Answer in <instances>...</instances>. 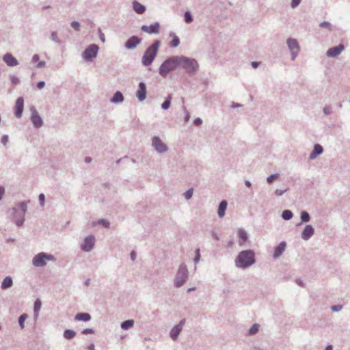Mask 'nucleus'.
I'll use <instances>...</instances> for the list:
<instances>
[{
	"label": "nucleus",
	"instance_id": "1",
	"mask_svg": "<svg viewBox=\"0 0 350 350\" xmlns=\"http://www.w3.org/2000/svg\"><path fill=\"white\" fill-rule=\"evenodd\" d=\"M161 41L159 40H155L153 41L152 44H150L145 51L142 58V63L144 66H150L154 61L156 57L159 46H161Z\"/></svg>",
	"mask_w": 350,
	"mask_h": 350
},
{
	"label": "nucleus",
	"instance_id": "2",
	"mask_svg": "<svg viewBox=\"0 0 350 350\" xmlns=\"http://www.w3.org/2000/svg\"><path fill=\"white\" fill-rule=\"evenodd\" d=\"M254 262V252L252 250L241 252L235 260L236 266L241 268H246Z\"/></svg>",
	"mask_w": 350,
	"mask_h": 350
},
{
	"label": "nucleus",
	"instance_id": "3",
	"mask_svg": "<svg viewBox=\"0 0 350 350\" xmlns=\"http://www.w3.org/2000/svg\"><path fill=\"white\" fill-rule=\"evenodd\" d=\"M179 67L189 75H193L198 70L199 65L195 59L180 55L179 56Z\"/></svg>",
	"mask_w": 350,
	"mask_h": 350
},
{
	"label": "nucleus",
	"instance_id": "4",
	"mask_svg": "<svg viewBox=\"0 0 350 350\" xmlns=\"http://www.w3.org/2000/svg\"><path fill=\"white\" fill-rule=\"evenodd\" d=\"M179 67V56H172L166 59L159 67V74L166 77L168 73Z\"/></svg>",
	"mask_w": 350,
	"mask_h": 350
},
{
	"label": "nucleus",
	"instance_id": "5",
	"mask_svg": "<svg viewBox=\"0 0 350 350\" xmlns=\"http://www.w3.org/2000/svg\"><path fill=\"white\" fill-rule=\"evenodd\" d=\"M99 47L97 44L89 45L82 53L83 58L88 62H92L98 54Z\"/></svg>",
	"mask_w": 350,
	"mask_h": 350
},
{
	"label": "nucleus",
	"instance_id": "6",
	"mask_svg": "<svg viewBox=\"0 0 350 350\" xmlns=\"http://www.w3.org/2000/svg\"><path fill=\"white\" fill-rule=\"evenodd\" d=\"M286 44L291 52V60L294 61L300 51V46L297 40L292 38L287 39Z\"/></svg>",
	"mask_w": 350,
	"mask_h": 350
},
{
	"label": "nucleus",
	"instance_id": "7",
	"mask_svg": "<svg viewBox=\"0 0 350 350\" xmlns=\"http://www.w3.org/2000/svg\"><path fill=\"white\" fill-rule=\"evenodd\" d=\"M53 256L40 253L37 254L33 259V265L36 267H43L46 264L47 260H53Z\"/></svg>",
	"mask_w": 350,
	"mask_h": 350
},
{
	"label": "nucleus",
	"instance_id": "8",
	"mask_svg": "<svg viewBox=\"0 0 350 350\" xmlns=\"http://www.w3.org/2000/svg\"><path fill=\"white\" fill-rule=\"evenodd\" d=\"M187 278V269L186 268L185 265H181L179 267V269L178 271L176 280H175V284L177 287H180L182 286L185 282L186 281V279Z\"/></svg>",
	"mask_w": 350,
	"mask_h": 350
},
{
	"label": "nucleus",
	"instance_id": "9",
	"mask_svg": "<svg viewBox=\"0 0 350 350\" xmlns=\"http://www.w3.org/2000/svg\"><path fill=\"white\" fill-rule=\"evenodd\" d=\"M159 29L160 24L158 22H155L149 26L144 25L141 27V30L142 31L149 34H158L159 33Z\"/></svg>",
	"mask_w": 350,
	"mask_h": 350
},
{
	"label": "nucleus",
	"instance_id": "10",
	"mask_svg": "<svg viewBox=\"0 0 350 350\" xmlns=\"http://www.w3.org/2000/svg\"><path fill=\"white\" fill-rule=\"evenodd\" d=\"M344 49L345 46L342 44H340L338 46L329 48L326 52V55L328 57H336L339 55Z\"/></svg>",
	"mask_w": 350,
	"mask_h": 350
},
{
	"label": "nucleus",
	"instance_id": "11",
	"mask_svg": "<svg viewBox=\"0 0 350 350\" xmlns=\"http://www.w3.org/2000/svg\"><path fill=\"white\" fill-rule=\"evenodd\" d=\"M142 42V39L136 36L129 38L124 44V46L127 49H134Z\"/></svg>",
	"mask_w": 350,
	"mask_h": 350
},
{
	"label": "nucleus",
	"instance_id": "12",
	"mask_svg": "<svg viewBox=\"0 0 350 350\" xmlns=\"http://www.w3.org/2000/svg\"><path fill=\"white\" fill-rule=\"evenodd\" d=\"M31 121L33 124V125L38 128V127H40L42 125V120L41 119V118L40 117V116L38 115L36 109L32 107L31 108Z\"/></svg>",
	"mask_w": 350,
	"mask_h": 350
},
{
	"label": "nucleus",
	"instance_id": "13",
	"mask_svg": "<svg viewBox=\"0 0 350 350\" xmlns=\"http://www.w3.org/2000/svg\"><path fill=\"white\" fill-rule=\"evenodd\" d=\"M3 62L10 67L18 65V60L10 53H5L3 57Z\"/></svg>",
	"mask_w": 350,
	"mask_h": 350
},
{
	"label": "nucleus",
	"instance_id": "14",
	"mask_svg": "<svg viewBox=\"0 0 350 350\" xmlns=\"http://www.w3.org/2000/svg\"><path fill=\"white\" fill-rule=\"evenodd\" d=\"M94 245V238L92 236H89L85 238L83 244L81 245L83 250L85 252L90 251Z\"/></svg>",
	"mask_w": 350,
	"mask_h": 350
},
{
	"label": "nucleus",
	"instance_id": "15",
	"mask_svg": "<svg viewBox=\"0 0 350 350\" xmlns=\"http://www.w3.org/2000/svg\"><path fill=\"white\" fill-rule=\"evenodd\" d=\"M24 100L22 97L18 98L15 105V116L17 118H21L23 111Z\"/></svg>",
	"mask_w": 350,
	"mask_h": 350
},
{
	"label": "nucleus",
	"instance_id": "16",
	"mask_svg": "<svg viewBox=\"0 0 350 350\" xmlns=\"http://www.w3.org/2000/svg\"><path fill=\"white\" fill-rule=\"evenodd\" d=\"M152 145L158 152H163L167 150L166 146L157 137L153 138Z\"/></svg>",
	"mask_w": 350,
	"mask_h": 350
},
{
	"label": "nucleus",
	"instance_id": "17",
	"mask_svg": "<svg viewBox=\"0 0 350 350\" xmlns=\"http://www.w3.org/2000/svg\"><path fill=\"white\" fill-rule=\"evenodd\" d=\"M185 320L183 319L180 321L179 324L175 326L171 331L170 335L173 340H176L182 329L183 325L185 324Z\"/></svg>",
	"mask_w": 350,
	"mask_h": 350
},
{
	"label": "nucleus",
	"instance_id": "18",
	"mask_svg": "<svg viewBox=\"0 0 350 350\" xmlns=\"http://www.w3.org/2000/svg\"><path fill=\"white\" fill-rule=\"evenodd\" d=\"M314 234V228L310 225H307L303 232H302V239L304 240H308L309 238H310L312 234Z\"/></svg>",
	"mask_w": 350,
	"mask_h": 350
},
{
	"label": "nucleus",
	"instance_id": "19",
	"mask_svg": "<svg viewBox=\"0 0 350 350\" xmlns=\"http://www.w3.org/2000/svg\"><path fill=\"white\" fill-rule=\"evenodd\" d=\"M132 4L133 9L136 13L142 14L146 11V7L138 1H133Z\"/></svg>",
	"mask_w": 350,
	"mask_h": 350
},
{
	"label": "nucleus",
	"instance_id": "20",
	"mask_svg": "<svg viewBox=\"0 0 350 350\" xmlns=\"http://www.w3.org/2000/svg\"><path fill=\"white\" fill-rule=\"evenodd\" d=\"M286 247V243L282 242L280 243L275 249L274 253H273V257L278 258L279 257L284 251Z\"/></svg>",
	"mask_w": 350,
	"mask_h": 350
},
{
	"label": "nucleus",
	"instance_id": "21",
	"mask_svg": "<svg viewBox=\"0 0 350 350\" xmlns=\"http://www.w3.org/2000/svg\"><path fill=\"white\" fill-rule=\"evenodd\" d=\"M322 152H323L322 146L319 144H316L314 147V150H313L312 152L310 155V158L313 159L316 158L318 155L321 154Z\"/></svg>",
	"mask_w": 350,
	"mask_h": 350
},
{
	"label": "nucleus",
	"instance_id": "22",
	"mask_svg": "<svg viewBox=\"0 0 350 350\" xmlns=\"http://www.w3.org/2000/svg\"><path fill=\"white\" fill-rule=\"evenodd\" d=\"M227 208V202L223 200L220 202L218 208V215L219 217H223L225 215V212Z\"/></svg>",
	"mask_w": 350,
	"mask_h": 350
},
{
	"label": "nucleus",
	"instance_id": "23",
	"mask_svg": "<svg viewBox=\"0 0 350 350\" xmlns=\"http://www.w3.org/2000/svg\"><path fill=\"white\" fill-rule=\"evenodd\" d=\"M238 236L241 240L239 243L241 245H242L245 242L247 241V234L244 230L239 229L238 230Z\"/></svg>",
	"mask_w": 350,
	"mask_h": 350
},
{
	"label": "nucleus",
	"instance_id": "24",
	"mask_svg": "<svg viewBox=\"0 0 350 350\" xmlns=\"http://www.w3.org/2000/svg\"><path fill=\"white\" fill-rule=\"evenodd\" d=\"M12 285V279L10 276H7L4 278L1 284V288L3 289H6L8 288L11 287Z\"/></svg>",
	"mask_w": 350,
	"mask_h": 350
},
{
	"label": "nucleus",
	"instance_id": "25",
	"mask_svg": "<svg viewBox=\"0 0 350 350\" xmlns=\"http://www.w3.org/2000/svg\"><path fill=\"white\" fill-rule=\"evenodd\" d=\"M91 316L88 313H78L75 316V319L77 321H88L90 320Z\"/></svg>",
	"mask_w": 350,
	"mask_h": 350
},
{
	"label": "nucleus",
	"instance_id": "26",
	"mask_svg": "<svg viewBox=\"0 0 350 350\" xmlns=\"http://www.w3.org/2000/svg\"><path fill=\"white\" fill-rule=\"evenodd\" d=\"M170 36L173 37V39L170 42V46L172 47H176V46H178L179 45V44H180V40H179L178 37L176 36L175 35V33H173V32L170 33Z\"/></svg>",
	"mask_w": 350,
	"mask_h": 350
},
{
	"label": "nucleus",
	"instance_id": "27",
	"mask_svg": "<svg viewBox=\"0 0 350 350\" xmlns=\"http://www.w3.org/2000/svg\"><path fill=\"white\" fill-rule=\"evenodd\" d=\"M123 95L120 92H116L114 94L113 97L111 98V102L113 103H118L122 102L123 100Z\"/></svg>",
	"mask_w": 350,
	"mask_h": 350
},
{
	"label": "nucleus",
	"instance_id": "28",
	"mask_svg": "<svg viewBox=\"0 0 350 350\" xmlns=\"http://www.w3.org/2000/svg\"><path fill=\"white\" fill-rule=\"evenodd\" d=\"M134 325V321L133 320H127L122 323L121 327L123 329H128L131 327H132Z\"/></svg>",
	"mask_w": 350,
	"mask_h": 350
},
{
	"label": "nucleus",
	"instance_id": "29",
	"mask_svg": "<svg viewBox=\"0 0 350 350\" xmlns=\"http://www.w3.org/2000/svg\"><path fill=\"white\" fill-rule=\"evenodd\" d=\"M136 94H137V96L139 100L142 101L146 98V89H139L137 90Z\"/></svg>",
	"mask_w": 350,
	"mask_h": 350
},
{
	"label": "nucleus",
	"instance_id": "30",
	"mask_svg": "<svg viewBox=\"0 0 350 350\" xmlns=\"http://www.w3.org/2000/svg\"><path fill=\"white\" fill-rule=\"evenodd\" d=\"M184 19L186 23H191L193 21V16L190 12L187 11L184 14Z\"/></svg>",
	"mask_w": 350,
	"mask_h": 350
},
{
	"label": "nucleus",
	"instance_id": "31",
	"mask_svg": "<svg viewBox=\"0 0 350 350\" xmlns=\"http://www.w3.org/2000/svg\"><path fill=\"white\" fill-rule=\"evenodd\" d=\"M41 301L40 299H37L36 301H35V304H34V312H35V316L36 317H38V312L41 308Z\"/></svg>",
	"mask_w": 350,
	"mask_h": 350
},
{
	"label": "nucleus",
	"instance_id": "32",
	"mask_svg": "<svg viewBox=\"0 0 350 350\" xmlns=\"http://www.w3.org/2000/svg\"><path fill=\"white\" fill-rule=\"evenodd\" d=\"M75 336V332L72 330L66 329L64 333V336L66 339H71Z\"/></svg>",
	"mask_w": 350,
	"mask_h": 350
},
{
	"label": "nucleus",
	"instance_id": "33",
	"mask_svg": "<svg viewBox=\"0 0 350 350\" xmlns=\"http://www.w3.org/2000/svg\"><path fill=\"white\" fill-rule=\"evenodd\" d=\"M293 217V213L291 211L286 210L282 213V217L286 220H288L291 219Z\"/></svg>",
	"mask_w": 350,
	"mask_h": 350
},
{
	"label": "nucleus",
	"instance_id": "34",
	"mask_svg": "<svg viewBox=\"0 0 350 350\" xmlns=\"http://www.w3.org/2000/svg\"><path fill=\"white\" fill-rule=\"evenodd\" d=\"M27 315L26 314H23L20 316L19 319H18V323H19V325H20L21 329L24 328V322L27 319Z\"/></svg>",
	"mask_w": 350,
	"mask_h": 350
},
{
	"label": "nucleus",
	"instance_id": "35",
	"mask_svg": "<svg viewBox=\"0 0 350 350\" xmlns=\"http://www.w3.org/2000/svg\"><path fill=\"white\" fill-rule=\"evenodd\" d=\"M51 39L53 42L58 43V44H60L62 42L61 40L59 39L57 33L56 31L52 32V33L51 35Z\"/></svg>",
	"mask_w": 350,
	"mask_h": 350
},
{
	"label": "nucleus",
	"instance_id": "36",
	"mask_svg": "<svg viewBox=\"0 0 350 350\" xmlns=\"http://www.w3.org/2000/svg\"><path fill=\"white\" fill-rule=\"evenodd\" d=\"M259 325L254 324L252 325V327L249 330V334L253 335L256 334L258 331Z\"/></svg>",
	"mask_w": 350,
	"mask_h": 350
},
{
	"label": "nucleus",
	"instance_id": "37",
	"mask_svg": "<svg viewBox=\"0 0 350 350\" xmlns=\"http://www.w3.org/2000/svg\"><path fill=\"white\" fill-rule=\"evenodd\" d=\"M301 218L302 221H308L310 219V216L307 212L302 211L301 213Z\"/></svg>",
	"mask_w": 350,
	"mask_h": 350
},
{
	"label": "nucleus",
	"instance_id": "38",
	"mask_svg": "<svg viewBox=\"0 0 350 350\" xmlns=\"http://www.w3.org/2000/svg\"><path fill=\"white\" fill-rule=\"evenodd\" d=\"M170 101H171V97L170 96H168L165 101L162 104V108L163 109H167L169 108L170 107Z\"/></svg>",
	"mask_w": 350,
	"mask_h": 350
},
{
	"label": "nucleus",
	"instance_id": "39",
	"mask_svg": "<svg viewBox=\"0 0 350 350\" xmlns=\"http://www.w3.org/2000/svg\"><path fill=\"white\" fill-rule=\"evenodd\" d=\"M10 79L13 85H18L20 84V79L16 76H11Z\"/></svg>",
	"mask_w": 350,
	"mask_h": 350
},
{
	"label": "nucleus",
	"instance_id": "40",
	"mask_svg": "<svg viewBox=\"0 0 350 350\" xmlns=\"http://www.w3.org/2000/svg\"><path fill=\"white\" fill-rule=\"evenodd\" d=\"M71 27L75 30V31H79L80 30V23L78 21H72L71 23Z\"/></svg>",
	"mask_w": 350,
	"mask_h": 350
},
{
	"label": "nucleus",
	"instance_id": "41",
	"mask_svg": "<svg viewBox=\"0 0 350 350\" xmlns=\"http://www.w3.org/2000/svg\"><path fill=\"white\" fill-rule=\"evenodd\" d=\"M320 27L322 28H327L328 29H331V24L327 21H323L320 23Z\"/></svg>",
	"mask_w": 350,
	"mask_h": 350
},
{
	"label": "nucleus",
	"instance_id": "42",
	"mask_svg": "<svg viewBox=\"0 0 350 350\" xmlns=\"http://www.w3.org/2000/svg\"><path fill=\"white\" fill-rule=\"evenodd\" d=\"M301 0H292L291 3V8H295L296 7H297L301 3Z\"/></svg>",
	"mask_w": 350,
	"mask_h": 350
},
{
	"label": "nucleus",
	"instance_id": "43",
	"mask_svg": "<svg viewBox=\"0 0 350 350\" xmlns=\"http://www.w3.org/2000/svg\"><path fill=\"white\" fill-rule=\"evenodd\" d=\"M193 195V189H190L185 193V198L188 200L191 198Z\"/></svg>",
	"mask_w": 350,
	"mask_h": 350
},
{
	"label": "nucleus",
	"instance_id": "44",
	"mask_svg": "<svg viewBox=\"0 0 350 350\" xmlns=\"http://www.w3.org/2000/svg\"><path fill=\"white\" fill-rule=\"evenodd\" d=\"M278 174H273V175H271L270 176H269V177L267 178V182H268L269 183H271L273 181V180H274V179H275V178H278Z\"/></svg>",
	"mask_w": 350,
	"mask_h": 350
},
{
	"label": "nucleus",
	"instance_id": "45",
	"mask_svg": "<svg viewBox=\"0 0 350 350\" xmlns=\"http://www.w3.org/2000/svg\"><path fill=\"white\" fill-rule=\"evenodd\" d=\"M200 250L199 249H197L196 250V257H195V259H194V261L196 262H198L200 260Z\"/></svg>",
	"mask_w": 350,
	"mask_h": 350
},
{
	"label": "nucleus",
	"instance_id": "46",
	"mask_svg": "<svg viewBox=\"0 0 350 350\" xmlns=\"http://www.w3.org/2000/svg\"><path fill=\"white\" fill-rule=\"evenodd\" d=\"M39 59H40L39 55H38V54H35V55H33V57H32V62H33V63H36L37 62H38V61H39Z\"/></svg>",
	"mask_w": 350,
	"mask_h": 350
},
{
	"label": "nucleus",
	"instance_id": "47",
	"mask_svg": "<svg viewBox=\"0 0 350 350\" xmlns=\"http://www.w3.org/2000/svg\"><path fill=\"white\" fill-rule=\"evenodd\" d=\"M341 308H342V306H338V305L333 306L332 307V310L333 311H339Z\"/></svg>",
	"mask_w": 350,
	"mask_h": 350
},
{
	"label": "nucleus",
	"instance_id": "48",
	"mask_svg": "<svg viewBox=\"0 0 350 350\" xmlns=\"http://www.w3.org/2000/svg\"><path fill=\"white\" fill-rule=\"evenodd\" d=\"M94 332L93 329H85L82 333L83 334H92Z\"/></svg>",
	"mask_w": 350,
	"mask_h": 350
},
{
	"label": "nucleus",
	"instance_id": "49",
	"mask_svg": "<svg viewBox=\"0 0 350 350\" xmlns=\"http://www.w3.org/2000/svg\"><path fill=\"white\" fill-rule=\"evenodd\" d=\"M45 64H46V63H45V62H44V61H40V62H39L38 63V64H37V66H37L38 68H42V67H44V66H45Z\"/></svg>",
	"mask_w": 350,
	"mask_h": 350
},
{
	"label": "nucleus",
	"instance_id": "50",
	"mask_svg": "<svg viewBox=\"0 0 350 350\" xmlns=\"http://www.w3.org/2000/svg\"><path fill=\"white\" fill-rule=\"evenodd\" d=\"M202 120L200 118H196L195 120H194V124L196 125V126H200L201 124H202Z\"/></svg>",
	"mask_w": 350,
	"mask_h": 350
},
{
	"label": "nucleus",
	"instance_id": "51",
	"mask_svg": "<svg viewBox=\"0 0 350 350\" xmlns=\"http://www.w3.org/2000/svg\"><path fill=\"white\" fill-rule=\"evenodd\" d=\"M286 189H285L284 191H282V190H280V189H277L275 191V195L277 196H282L284 191H286Z\"/></svg>",
	"mask_w": 350,
	"mask_h": 350
},
{
	"label": "nucleus",
	"instance_id": "52",
	"mask_svg": "<svg viewBox=\"0 0 350 350\" xmlns=\"http://www.w3.org/2000/svg\"><path fill=\"white\" fill-rule=\"evenodd\" d=\"M39 200L42 204H44V194H42V193L40 194Z\"/></svg>",
	"mask_w": 350,
	"mask_h": 350
},
{
	"label": "nucleus",
	"instance_id": "53",
	"mask_svg": "<svg viewBox=\"0 0 350 350\" xmlns=\"http://www.w3.org/2000/svg\"><path fill=\"white\" fill-rule=\"evenodd\" d=\"M44 85H45L44 81H41L38 83L36 88H44Z\"/></svg>",
	"mask_w": 350,
	"mask_h": 350
},
{
	"label": "nucleus",
	"instance_id": "54",
	"mask_svg": "<svg viewBox=\"0 0 350 350\" xmlns=\"http://www.w3.org/2000/svg\"><path fill=\"white\" fill-rule=\"evenodd\" d=\"M98 223H99V224H103V225H104V226H108V225H109V223H108L107 221H106L105 220H104V219H101V220H100V221H98Z\"/></svg>",
	"mask_w": 350,
	"mask_h": 350
},
{
	"label": "nucleus",
	"instance_id": "55",
	"mask_svg": "<svg viewBox=\"0 0 350 350\" xmlns=\"http://www.w3.org/2000/svg\"><path fill=\"white\" fill-rule=\"evenodd\" d=\"M1 140H2L3 144L5 145L8 142V136H6V135L3 136Z\"/></svg>",
	"mask_w": 350,
	"mask_h": 350
},
{
	"label": "nucleus",
	"instance_id": "56",
	"mask_svg": "<svg viewBox=\"0 0 350 350\" xmlns=\"http://www.w3.org/2000/svg\"><path fill=\"white\" fill-rule=\"evenodd\" d=\"M5 189L3 187H0V200L1 199L3 193H4Z\"/></svg>",
	"mask_w": 350,
	"mask_h": 350
},
{
	"label": "nucleus",
	"instance_id": "57",
	"mask_svg": "<svg viewBox=\"0 0 350 350\" xmlns=\"http://www.w3.org/2000/svg\"><path fill=\"white\" fill-rule=\"evenodd\" d=\"M259 65V63L257 62H252V66L253 68H257Z\"/></svg>",
	"mask_w": 350,
	"mask_h": 350
},
{
	"label": "nucleus",
	"instance_id": "58",
	"mask_svg": "<svg viewBox=\"0 0 350 350\" xmlns=\"http://www.w3.org/2000/svg\"><path fill=\"white\" fill-rule=\"evenodd\" d=\"M131 256L133 260H134L136 258V254L135 252H132L131 254Z\"/></svg>",
	"mask_w": 350,
	"mask_h": 350
},
{
	"label": "nucleus",
	"instance_id": "59",
	"mask_svg": "<svg viewBox=\"0 0 350 350\" xmlns=\"http://www.w3.org/2000/svg\"><path fill=\"white\" fill-rule=\"evenodd\" d=\"M88 350H94V345L93 344L90 345L88 347Z\"/></svg>",
	"mask_w": 350,
	"mask_h": 350
},
{
	"label": "nucleus",
	"instance_id": "60",
	"mask_svg": "<svg viewBox=\"0 0 350 350\" xmlns=\"http://www.w3.org/2000/svg\"><path fill=\"white\" fill-rule=\"evenodd\" d=\"M138 88H146L145 83L144 82H140L139 83V87Z\"/></svg>",
	"mask_w": 350,
	"mask_h": 350
},
{
	"label": "nucleus",
	"instance_id": "61",
	"mask_svg": "<svg viewBox=\"0 0 350 350\" xmlns=\"http://www.w3.org/2000/svg\"><path fill=\"white\" fill-rule=\"evenodd\" d=\"M100 38L102 42H105V37H104V34L103 33H100Z\"/></svg>",
	"mask_w": 350,
	"mask_h": 350
},
{
	"label": "nucleus",
	"instance_id": "62",
	"mask_svg": "<svg viewBox=\"0 0 350 350\" xmlns=\"http://www.w3.org/2000/svg\"><path fill=\"white\" fill-rule=\"evenodd\" d=\"M245 185L247 187H251V183L250 181L248 180H246L245 183Z\"/></svg>",
	"mask_w": 350,
	"mask_h": 350
},
{
	"label": "nucleus",
	"instance_id": "63",
	"mask_svg": "<svg viewBox=\"0 0 350 350\" xmlns=\"http://www.w3.org/2000/svg\"><path fill=\"white\" fill-rule=\"evenodd\" d=\"M325 350H332V345H328V346L325 348Z\"/></svg>",
	"mask_w": 350,
	"mask_h": 350
},
{
	"label": "nucleus",
	"instance_id": "64",
	"mask_svg": "<svg viewBox=\"0 0 350 350\" xmlns=\"http://www.w3.org/2000/svg\"><path fill=\"white\" fill-rule=\"evenodd\" d=\"M324 112H325L326 114H327V113H329V111H328V109H327V108H325V109H324Z\"/></svg>",
	"mask_w": 350,
	"mask_h": 350
}]
</instances>
